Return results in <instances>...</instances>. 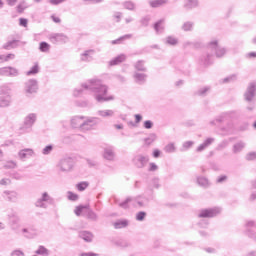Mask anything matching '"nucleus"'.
<instances>
[{
    "label": "nucleus",
    "mask_w": 256,
    "mask_h": 256,
    "mask_svg": "<svg viewBox=\"0 0 256 256\" xmlns=\"http://www.w3.org/2000/svg\"><path fill=\"white\" fill-rule=\"evenodd\" d=\"M84 91H90L93 93L94 99L97 103H107V101H113L115 98L113 96H108L109 87L100 79H90L81 84V88L74 90V97H81Z\"/></svg>",
    "instance_id": "1"
},
{
    "label": "nucleus",
    "mask_w": 256,
    "mask_h": 256,
    "mask_svg": "<svg viewBox=\"0 0 256 256\" xmlns=\"http://www.w3.org/2000/svg\"><path fill=\"white\" fill-rule=\"evenodd\" d=\"M207 50L211 51V53H207L205 56L200 58L201 64L204 65V67H208V65L213 63V55L221 58L227 53V49L219 46V41L217 40L210 41L208 43Z\"/></svg>",
    "instance_id": "2"
},
{
    "label": "nucleus",
    "mask_w": 256,
    "mask_h": 256,
    "mask_svg": "<svg viewBox=\"0 0 256 256\" xmlns=\"http://www.w3.org/2000/svg\"><path fill=\"white\" fill-rule=\"evenodd\" d=\"M56 167L60 173H71L75 167V160L71 157L62 158Z\"/></svg>",
    "instance_id": "3"
},
{
    "label": "nucleus",
    "mask_w": 256,
    "mask_h": 256,
    "mask_svg": "<svg viewBox=\"0 0 256 256\" xmlns=\"http://www.w3.org/2000/svg\"><path fill=\"white\" fill-rule=\"evenodd\" d=\"M101 123V119L98 117H89V116H84V122L82 124V130L83 133L87 131H93L97 125Z\"/></svg>",
    "instance_id": "4"
},
{
    "label": "nucleus",
    "mask_w": 256,
    "mask_h": 256,
    "mask_svg": "<svg viewBox=\"0 0 256 256\" xmlns=\"http://www.w3.org/2000/svg\"><path fill=\"white\" fill-rule=\"evenodd\" d=\"M244 101L246 103H255L256 101V81H252L248 84L246 91L243 94Z\"/></svg>",
    "instance_id": "5"
},
{
    "label": "nucleus",
    "mask_w": 256,
    "mask_h": 256,
    "mask_svg": "<svg viewBox=\"0 0 256 256\" xmlns=\"http://www.w3.org/2000/svg\"><path fill=\"white\" fill-rule=\"evenodd\" d=\"M219 213H221V208L219 207L205 208L199 211L198 217L200 219H213V217H217Z\"/></svg>",
    "instance_id": "6"
},
{
    "label": "nucleus",
    "mask_w": 256,
    "mask_h": 256,
    "mask_svg": "<svg viewBox=\"0 0 256 256\" xmlns=\"http://www.w3.org/2000/svg\"><path fill=\"white\" fill-rule=\"evenodd\" d=\"M24 91L27 97L35 95L39 91V82L36 79H29L24 84Z\"/></svg>",
    "instance_id": "7"
},
{
    "label": "nucleus",
    "mask_w": 256,
    "mask_h": 256,
    "mask_svg": "<svg viewBox=\"0 0 256 256\" xmlns=\"http://www.w3.org/2000/svg\"><path fill=\"white\" fill-rule=\"evenodd\" d=\"M54 199L49 195L47 192H43L41 197L36 200L34 203L35 207H38L39 209H47L48 205H52Z\"/></svg>",
    "instance_id": "8"
},
{
    "label": "nucleus",
    "mask_w": 256,
    "mask_h": 256,
    "mask_svg": "<svg viewBox=\"0 0 256 256\" xmlns=\"http://www.w3.org/2000/svg\"><path fill=\"white\" fill-rule=\"evenodd\" d=\"M132 163L137 169H144L147 163H149V156L138 154L132 159Z\"/></svg>",
    "instance_id": "9"
},
{
    "label": "nucleus",
    "mask_w": 256,
    "mask_h": 256,
    "mask_svg": "<svg viewBox=\"0 0 256 256\" xmlns=\"http://www.w3.org/2000/svg\"><path fill=\"white\" fill-rule=\"evenodd\" d=\"M0 75L2 77H19L21 73L19 72V69L13 66H6L0 68Z\"/></svg>",
    "instance_id": "10"
},
{
    "label": "nucleus",
    "mask_w": 256,
    "mask_h": 256,
    "mask_svg": "<svg viewBox=\"0 0 256 256\" xmlns=\"http://www.w3.org/2000/svg\"><path fill=\"white\" fill-rule=\"evenodd\" d=\"M235 115H237V112L235 111L223 112L215 120L210 121V125H217V123H223L227 121V119H231V117H235Z\"/></svg>",
    "instance_id": "11"
},
{
    "label": "nucleus",
    "mask_w": 256,
    "mask_h": 256,
    "mask_svg": "<svg viewBox=\"0 0 256 256\" xmlns=\"http://www.w3.org/2000/svg\"><path fill=\"white\" fill-rule=\"evenodd\" d=\"M51 43H69V37L64 33H52L49 35Z\"/></svg>",
    "instance_id": "12"
},
{
    "label": "nucleus",
    "mask_w": 256,
    "mask_h": 256,
    "mask_svg": "<svg viewBox=\"0 0 256 256\" xmlns=\"http://www.w3.org/2000/svg\"><path fill=\"white\" fill-rule=\"evenodd\" d=\"M2 197L9 203H17L19 200V193H17V191L5 190L2 192Z\"/></svg>",
    "instance_id": "13"
},
{
    "label": "nucleus",
    "mask_w": 256,
    "mask_h": 256,
    "mask_svg": "<svg viewBox=\"0 0 256 256\" xmlns=\"http://www.w3.org/2000/svg\"><path fill=\"white\" fill-rule=\"evenodd\" d=\"M246 235L250 237V239H254L256 241V222L248 221L246 223Z\"/></svg>",
    "instance_id": "14"
},
{
    "label": "nucleus",
    "mask_w": 256,
    "mask_h": 256,
    "mask_svg": "<svg viewBox=\"0 0 256 256\" xmlns=\"http://www.w3.org/2000/svg\"><path fill=\"white\" fill-rule=\"evenodd\" d=\"M147 74L143 72H134L133 79L136 85H145L147 83Z\"/></svg>",
    "instance_id": "15"
},
{
    "label": "nucleus",
    "mask_w": 256,
    "mask_h": 256,
    "mask_svg": "<svg viewBox=\"0 0 256 256\" xmlns=\"http://www.w3.org/2000/svg\"><path fill=\"white\" fill-rule=\"evenodd\" d=\"M84 120L85 116H74L71 119V126L73 127V129H79V131H82Z\"/></svg>",
    "instance_id": "16"
},
{
    "label": "nucleus",
    "mask_w": 256,
    "mask_h": 256,
    "mask_svg": "<svg viewBox=\"0 0 256 256\" xmlns=\"http://www.w3.org/2000/svg\"><path fill=\"white\" fill-rule=\"evenodd\" d=\"M35 121H37V114L30 113L24 119V127L26 129H31L33 125H35Z\"/></svg>",
    "instance_id": "17"
},
{
    "label": "nucleus",
    "mask_w": 256,
    "mask_h": 256,
    "mask_svg": "<svg viewBox=\"0 0 256 256\" xmlns=\"http://www.w3.org/2000/svg\"><path fill=\"white\" fill-rule=\"evenodd\" d=\"M93 55H95V50H85L82 54H80V61H83L84 63H89L93 59Z\"/></svg>",
    "instance_id": "18"
},
{
    "label": "nucleus",
    "mask_w": 256,
    "mask_h": 256,
    "mask_svg": "<svg viewBox=\"0 0 256 256\" xmlns=\"http://www.w3.org/2000/svg\"><path fill=\"white\" fill-rule=\"evenodd\" d=\"M35 155V151L31 148H25L18 152L19 159H28V157H33Z\"/></svg>",
    "instance_id": "19"
},
{
    "label": "nucleus",
    "mask_w": 256,
    "mask_h": 256,
    "mask_svg": "<svg viewBox=\"0 0 256 256\" xmlns=\"http://www.w3.org/2000/svg\"><path fill=\"white\" fill-rule=\"evenodd\" d=\"M126 59H127V56L125 54H120V55L116 56L115 58H113L112 60H110L109 66L113 67L115 65H119V64L123 63V61H125Z\"/></svg>",
    "instance_id": "20"
},
{
    "label": "nucleus",
    "mask_w": 256,
    "mask_h": 256,
    "mask_svg": "<svg viewBox=\"0 0 256 256\" xmlns=\"http://www.w3.org/2000/svg\"><path fill=\"white\" fill-rule=\"evenodd\" d=\"M79 237L80 239H83V241H86V243H91V241H93V233L90 231H80Z\"/></svg>",
    "instance_id": "21"
},
{
    "label": "nucleus",
    "mask_w": 256,
    "mask_h": 256,
    "mask_svg": "<svg viewBox=\"0 0 256 256\" xmlns=\"http://www.w3.org/2000/svg\"><path fill=\"white\" fill-rule=\"evenodd\" d=\"M19 43V40H10L3 45V49H5L6 51H9L11 49H17V47H19Z\"/></svg>",
    "instance_id": "22"
},
{
    "label": "nucleus",
    "mask_w": 256,
    "mask_h": 256,
    "mask_svg": "<svg viewBox=\"0 0 256 256\" xmlns=\"http://www.w3.org/2000/svg\"><path fill=\"white\" fill-rule=\"evenodd\" d=\"M134 69L136 70V72H141V73H147V67L145 66V61L143 60H138L135 64H134Z\"/></svg>",
    "instance_id": "23"
},
{
    "label": "nucleus",
    "mask_w": 256,
    "mask_h": 256,
    "mask_svg": "<svg viewBox=\"0 0 256 256\" xmlns=\"http://www.w3.org/2000/svg\"><path fill=\"white\" fill-rule=\"evenodd\" d=\"M104 159H107V161H113L115 159V150L112 147L105 148Z\"/></svg>",
    "instance_id": "24"
},
{
    "label": "nucleus",
    "mask_w": 256,
    "mask_h": 256,
    "mask_svg": "<svg viewBox=\"0 0 256 256\" xmlns=\"http://www.w3.org/2000/svg\"><path fill=\"white\" fill-rule=\"evenodd\" d=\"M213 141H215L214 138H207L202 144H200L196 151L198 153H201V151H205V149H207V147H209V145H211V143H213Z\"/></svg>",
    "instance_id": "25"
},
{
    "label": "nucleus",
    "mask_w": 256,
    "mask_h": 256,
    "mask_svg": "<svg viewBox=\"0 0 256 256\" xmlns=\"http://www.w3.org/2000/svg\"><path fill=\"white\" fill-rule=\"evenodd\" d=\"M169 0H150L149 5L152 9H157L158 7H162V5H167Z\"/></svg>",
    "instance_id": "26"
},
{
    "label": "nucleus",
    "mask_w": 256,
    "mask_h": 256,
    "mask_svg": "<svg viewBox=\"0 0 256 256\" xmlns=\"http://www.w3.org/2000/svg\"><path fill=\"white\" fill-rule=\"evenodd\" d=\"M195 7H199V0H185L184 1V9H195Z\"/></svg>",
    "instance_id": "27"
},
{
    "label": "nucleus",
    "mask_w": 256,
    "mask_h": 256,
    "mask_svg": "<svg viewBox=\"0 0 256 256\" xmlns=\"http://www.w3.org/2000/svg\"><path fill=\"white\" fill-rule=\"evenodd\" d=\"M161 184H159V178H152L148 184V190L153 191L154 189H159Z\"/></svg>",
    "instance_id": "28"
},
{
    "label": "nucleus",
    "mask_w": 256,
    "mask_h": 256,
    "mask_svg": "<svg viewBox=\"0 0 256 256\" xmlns=\"http://www.w3.org/2000/svg\"><path fill=\"white\" fill-rule=\"evenodd\" d=\"M245 149V142L239 141L233 145L232 151L234 154L241 153Z\"/></svg>",
    "instance_id": "29"
},
{
    "label": "nucleus",
    "mask_w": 256,
    "mask_h": 256,
    "mask_svg": "<svg viewBox=\"0 0 256 256\" xmlns=\"http://www.w3.org/2000/svg\"><path fill=\"white\" fill-rule=\"evenodd\" d=\"M184 47H191L192 49H201L203 44L200 41H188L184 43Z\"/></svg>",
    "instance_id": "30"
},
{
    "label": "nucleus",
    "mask_w": 256,
    "mask_h": 256,
    "mask_svg": "<svg viewBox=\"0 0 256 256\" xmlns=\"http://www.w3.org/2000/svg\"><path fill=\"white\" fill-rule=\"evenodd\" d=\"M35 253L36 255L49 256L51 252L45 246L40 245L38 246V249L35 251Z\"/></svg>",
    "instance_id": "31"
},
{
    "label": "nucleus",
    "mask_w": 256,
    "mask_h": 256,
    "mask_svg": "<svg viewBox=\"0 0 256 256\" xmlns=\"http://www.w3.org/2000/svg\"><path fill=\"white\" fill-rule=\"evenodd\" d=\"M132 37H133V35L126 34V35L121 36L120 38H118L116 40H112L111 44L112 45H121V43H123V41H126V39H131Z\"/></svg>",
    "instance_id": "32"
},
{
    "label": "nucleus",
    "mask_w": 256,
    "mask_h": 256,
    "mask_svg": "<svg viewBox=\"0 0 256 256\" xmlns=\"http://www.w3.org/2000/svg\"><path fill=\"white\" fill-rule=\"evenodd\" d=\"M11 105V96L0 97V107H9Z\"/></svg>",
    "instance_id": "33"
},
{
    "label": "nucleus",
    "mask_w": 256,
    "mask_h": 256,
    "mask_svg": "<svg viewBox=\"0 0 256 256\" xmlns=\"http://www.w3.org/2000/svg\"><path fill=\"white\" fill-rule=\"evenodd\" d=\"M123 7L124 9H127L128 11H135L136 9V5H135V2L131 1V0H128V1H125L123 2Z\"/></svg>",
    "instance_id": "34"
},
{
    "label": "nucleus",
    "mask_w": 256,
    "mask_h": 256,
    "mask_svg": "<svg viewBox=\"0 0 256 256\" xmlns=\"http://www.w3.org/2000/svg\"><path fill=\"white\" fill-rule=\"evenodd\" d=\"M129 225V221L127 220H118L114 223L115 229H125Z\"/></svg>",
    "instance_id": "35"
},
{
    "label": "nucleus",
    "mask_w": 256,
    "mask_h": 256,
    "mask_svg": "<svg viewBox=\"0 0 256 256\" xmlns=\"http://www.w3.org/2000/svg\"><path fill=\"white\" fill-rule=\"evenodd\" d=\"M155 141H157V134L155 133L150 134L147 138L144 139L145 145H152L155 143Z\"/></svg>",
    "instance_id": "36"
},
{
    "label": "nucleus",
    "mask_w": 256,
    "mask_h": 256,
    "mask_svg": "<svg viewBox=\"0 0 256 256\" xmlns=\"http://www.w3.org/2000/svg\"><path fill=\"white\" fill-rule=\"evenodd\" d=\"M209 91H211V87L205 86V87L198 89L196 91V95H198L199 97H205V95H207V93H209Z\"/></svg>",
    "instance_id": "37"
},
{
    "label": "nucleus",
    "mask_w": 256,
    "mask_h": 256,
    "mask_svg": "<svg viewBox=\"0 0 256 256\" xmlns=\"http://www.w3.org/2000/svg\"><path fill=\"white\" fill-rule=\"evenodd\" d=\"M97 114L100 117H113V115H115V111H113V110H99L97 112Z\"/></svg>",
    "instance_id": "38"
},
{
    "label": "nucleus",
    "mask_w": 256,
    "mask_h": 256,
    "mask_svg": "<svg viewBox=\"0 0 256 256\" xmlns=\"http://www.w3.org/2000/svg\"><path fill=\"white\" fill-rule=\"evenodd\" d=\"M197 183L200 187L207 188L209 187V180L206 177L200 176L197 178Z\"/></svg>",
    "instance_id": "39"
},
{
    "label": "nucleus",
    "mask_w": 256,
    "mask_h": 256,
    "mask_svg": "<svg viewBox=\"0 0 256 256\" xmlns=\"http://www.w3.org/2000/svg\"><path fill=\"white\" fill-rule=\"evenodd\" d=\"M86 217L87 219H90V221H97V219H99L97 213H95V211L91 209H88V211L86 212Z\"/></svg>",
    "instance_id": "40"
},
{
    "label": "nucleus",
    "mask_w": 256,
    "mask_h": 256,
    "mask_svg": "<svg viewBox=\"0 0 256 256\" xmlns=\"http://www.w3.org/2000/svg\"><path fill=\"white\" fill-rule=\"evenodd\" d=\"M37 73H39V63H35L34 66L26 72V75L31 77L32 75H37Z\"/></svg>",
    "instance_id": "41"
},
{
    "label": "nucleus",
    "mask_w": 256,
    "mask_h": 256,
    "mask_svg": "<svg viewBox=\"0 0 256 256\" xmlns=\"http://www.w3.org/2000/svg\"><path fill=\"white\" fill-rule=\"evenodd\" d=\"M165 153H175L177 151V147H175V143H169L164 147Z\"/></svg>",
    "instance_id": "42"
},
{
    "label": "nucleus",
    "mask_w": 256,
    "mask_h": 256,
    "mask_svg": "<svg viewBox=\"0 0 256 256\" xmlns=\"http://www.w3.org/2000/svg\"><path fill=\"white\" fill-rule=\"evenodd\" d=\"M49 49H51V45H49V43L47 42L40 43L39 50L41 51V53H47L49 52Z\"/></svg>",
    "instance_id": "43"
},
{
    "label": "nucleus",
    "mask_w": 256,
    "mask_h": 256,
    "mask_svg": "<svg viewBox=\"0 0 256 256\" xmlns=\"http://www.w3.org/2000/svg\"><path fill=\"white\" fill-rule=\"evenodd\" d=\"M132 202H133V198L128 197L123 202L119 203V207H121L122 209H128L129 203H132Z\"/></svg>",
    "instance_id": "44"
},
{
    "label": "nucleus",
    "mask_w": 256,
    "mask_h": 256,
    "mask_svg": "<svg viewBox=\"0 0 256 256\" xmlns=\"http://www.w3.org/2000/svg\"><path fill=\"white\" fill-rule=\"evenodd\" d=\"M193 145H194L193 141H186L182 144V148L180 149V151H189V149H191Z\"/></svg>",
    "instance_id": "45"
},
{
    "label": "nucleus",
    "mask_w": 256,
    "mask_h": 256,
    "mask_svg": "<svg viewBox=\"0 0 256 256\" xmlns=\"http://www.w3.org/2000/svg\"><path fill=\"white\" fill-rule=\"evenodd\" d=\"M54 146L53 144L47 145L45 148L42 149V155H51L53 152Z\"/></svg>",
    "instance_id": "46"
},
{
    "label": "nucleus",
    "mask_w": 256,
    "mask_h": 256,
    "mask_svg": "<svg viewBox=\"0 0 256 256\" xmlns=\"http://www.w3.org/2000/svg\"><path fill=\"white\" fill-rule=\"evenodd\" d=\"M25 9H27V2L21 1L17 5V13H23V11H25Z\"/></svg>",
    "instance_id": "47"
},
{
    "label": "nucleus",
    "mask_w": 256,
    "mask_h": 256,
    "mask_svg": "<svg viewBox=\"0 0 256 256\" xmlns=\"http://www.w3.org/2000/svg\"><path fill=\"white\" fill-rule=\"evenodd\" d=\"M178 69L184 73V75H189V64L184 63L178 66Z\"/></svg>",
    "instance_id": "48"
},
{
    "label": "nucleus",
    "mask_w": 256,
    "mask_h": 256,
    "mask_svg": "<svg viewBox=\"0 0 256 256\" xmlns=\"http://www.w3.org/2000/svg\"><path fill=\"white\" fill-rule=\"evenodd\" d=\"M84 209H89V206L85 205H80V206H77L74 213L75 215H77V217H80L81 216V213L83 212Z\"/></svg>",
    "instance_id": "49"
},
{
    "label": "nucleus",
    "mask_w": 256,
    "mask_h": 256,
    "mask_svg": "<svg viewBox=\"0 0 256 256\" xmlns=\"http://www.w3.org/2000/svg\"><path fill=\"white\" fill-rule=\"evenodd\" d=\"M234 81H237L236 74H232L222 80V83H233Z\"/></svg>",
    "instance_id": "50"
},
{
    "label": "nucleus",
    "mask_w": 256,
    "mask_h": 256,
    "mask_svg": "<svg viewBox=\"0 0 256 256\" xmlns=\"http://www.w3.org/2000/svg\"><path fill=\"white\" fill-rule=\"evenodd\" d=\"M166 43L168 45H177L179 43V41L177 40V38L173 37V36H168L166 38Z\"/></svg>",
    "instance_id": "51"
},
{
    "label": "nucleus",
    "mask_w": 256,
    "mask_h": 256,
    "mask_svg": "<svg viewBox=\"0 0 256 256\" xmlns=\"http://www.w3.org/2000/svg\"><path fill=\"white\" fill-rule=\"evenodd\" d=\"M132 203L134 207H145V202L143 200H140L139 198H133Z\"/></svg>",
    "instance_id": "52"
},
{
    "label": "nucleus",
    "mask_w": 256,
    "mask_h": 256,
    "mask_svg": "<svg viewBox=\"0 0 256 256\" xmlns=\"http://www.w3.org/2000/svg\"><path fill=\"white\" fill-rule=\"evenodd\" d=\"M77 189L78 191H85V189H87L89 187V183L88 182H80L77 184Z\"/></svg>",
    "instance_id": "53"
},
{
    "label": "nucleus",
    "mask_w": 256,
    "mask_h": 256,
    "mask_svg": "<svg viewBox=\"0 0 256 256\" xmlns=\"http://www.w3.org/2000/svg\"><path fill=\"white\" fill-rule=\"evenodd\" d=\"M145 217H147V213L144 211H140L136 214V221H144Z\"/></svg>",
    "instance_id": "54"
},
{
    "label": "nucleus",
    "mask_w": 256,
    "mask_h": 256,
    "mask_svg": "<svg viewBox=\"0 0 256 256\" xmlns=\"http://www.w3.org/2000/svg\"><path fill=\"white\" fill-rule=\"evenodd\" d=\"M246 161H256V152H249L245 156Z\"/></svg>",
    "instance_id": "55"
},
{
    "label": "nucleus",
    "mask_w": 256,
    "mask_h": 256,
    "mask_svg": "<svg viewBox=\"0 0 256 256\" xmlns=\"http://www.w3.org/2000/svg\"><path fill=\"white\" fill-rule=\"evenodd\" d=\"M117 247H129V243L125 240H117L114 242Z\"/></svg>",
    "instance_id": "56"
},
{
    "label": "nucleus",
    "mask_w": 256,
    "mask_h": 256,
    "mask_svg": "<svg viewBox=\"0 0 256 256\" xmlns=\"http://www.w3.org/2000/svg\"><path fill=\"white\" fill-rule=\"evenodd\" d=\"M149 21H151V17L149 16H144L141 20L140 23L143 25V27H147L149 25Z\"/></svg>",
    "instance_id": "57"
},
{
    "label": "nucleus",
    "mask_w": 256,
    "mask_h": 256,
    "mask_svg": "<svg viewBox=\"0 0 256 256\" xmlns=\"http://www.w3.org/2000/svg\"><path fill=\"white\" fill-rule=\"evenodd\" d=\"M183 31H191L193 29V24L191 22H185L182 25Z\"/></svg>",
    "instance_id": "58"
},
{
    "label": "nucleus",
    "mask_w": 256,
    "mask_h": 256,
    "mask_svg": "<svg viewBox=\"0 0 256 256\" xmlns=\"http://www.w3.org/2000/svg\"><path fill=\"white\" fill-rule=\"evenodd\" d=\"M68 199H69V201H77V199H79V195L69 191L68 192Z\"/></svg>",
    "instance_id": "59"
},
{
    "label": "nucleus",
    "mask_w": 256,
    "mask_h": 256,
    "mask_svg": "<svg viewBox=\"0 0 256 256\" xmlns=\"http://www.w3.org/2000/svg\"><path fill=\"white\" fill-rule=\"evenodd\" d=\"M144 129H153V121L146 120L143 124Z\"/></svg>",
    "instance_id": "60"
},
{
    "label": "nucleus",
    "mask_w": 256,
    "mask_h": 256,
    "mask_svg": "<svg viewBox=\"0 0 256 256\" xmlns=\"http://www.w3.org/2000/svg\"><path fill=\"white\" fill-rule=\"evenodd\" d=\"M163 23V20H159L154 24V29L156 31V33H159V31H161V25Z\"/></svg>",
    "instance_id": "61"
},
{
    "label": "nucleus",
    "mask_w": 256,
    "mask_h": 256,
    "mask_svg": "<svg viewBox=\"0 0 256 256\" xmlns=\"http://www.w3.org/2000/svg\"><path fill=\"white\" fill-rule=\"evenodd\" d=\"M0 185L2 186L11 185V180L9 178H3L0 180Z\"/></svg>",
    "instance_id": "62"
},
{
    "label": "nucleus",
    "mask_w": 256,
    "mask_h": 256,
    "mask_svg": "<svg viewBox=\"0 0 256 256\" xmlns=\"http://www.w3.org/2000/svg\"><path fill=\"white\" fill-rule=\"evenodd\" d=\"M77 107H89L88 101H77L76 102Z\"/></svg>",
    "instance_id": "63"
},
{
    "label": "nucleus",
    "mask_w": 256,
    "mask_h": 256,
    "mask_svg": "<svg viewBox=\"0 0 256 256\" xmlns=\"http://www.w3.org/2000/svg\"><path fill=\"white\" fill-rule=\"evenodd\" d=\"M11 256H25V253L21 250H14L12 251Z\"/></svg>",
    "instance_id": "64"
}]
</instances>
